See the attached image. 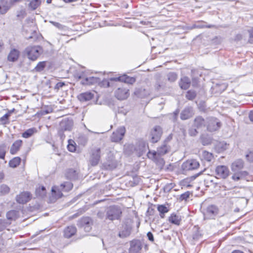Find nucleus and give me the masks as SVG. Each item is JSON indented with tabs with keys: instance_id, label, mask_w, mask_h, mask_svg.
I'll use <instances>...</instances> for the list:
<instances>
[{
	"instance_id": "f257e3e1",
	"label": "nucleus",
	"mask_w": 253,
	"mask_h": 253,
	"mask_svg": "<svg viewBox=\"0 0 253 253\" xmlns=\"http://www.w3.org/2000/svg\"><path fill=\"white\" fill-rule=\"evenodd\" d=\"M122 211L121 208L117 206H111L106 210L105 219L113 221L119 220L122 215Z\"/></svg>"
},
{
	"instance_id": "f03ea898",
	"label": "nucleus",
	"mask_w": 253,
	"mask_h": 253,
	"mask_svg": "<svg viewBox=\"0 0 253 253\" xmlns=\"http://www.w3.org/2000/svg\"><path fill=\"white\" fill-rule=\"evenodd\" d=\"M42 48L40 46H28L25 49V52L28 58L32 61H35L42 52Z\"/></svg>"
},
{
	"instance_id": "7ed1b4c3",
	"label": "nucleus",
	"mask_w": 253,
	"mask_h": 253,
	"mask_svg": "<svg viewBox=\"0 0 253 253\" xmlns=\"http://www.w3.org/2000/svg\"><path fill=\"white\" fill-rule=\"evenodd\" d=\"M89 158V163L92 166H97L101 158V149L100 148L95 147L91 149Z\"/></svg>"
},
{
	"instance_id": "20e7f679",
	"label": "nucleus",
	"mask_w": 253,
	"mask_h": 253,
	"mask_svg": "<svg viewBox=\"0 0 253 253\" xmlns=\"http://www.w3.org/2000/svg\"><path fill=\"white\" fill-rule=\"evenodd\" d=\"M93 220L88 216L83 217L77 222V225L79 228H83L86 232H89L92 229Z\"/></svg>"
},
{
	"instance_id": "39448f33",
	"label": "nucleus",
	"mask_w": 253,
	"mask_h": 253,
	"mask_svg": "<svg viewBox=\"0 0 253 253\" xmlns=\"http://www.w3.org/2000/svg\"><path fill=\"white\" fill-rule=\"evenodd\" d=\"M172 135L171 134H169L163 141L162 145L157 148V152L160 155H165L169 152L170 150V146L169 145V142L171 140Z\"/></svg>"
},
{
	"instance_id": "423d86ee",
	"label": "nucleus",
	"mask_w": 253,
	"mask_h": 253,
	"mask_svg": "<svg viewBox=\"0 0 253 253\" xmlns=\"http://www.w3.org/2000/svg\"><path fill=\"white\" fill-rule=\"evenodd\" d=\"M163 133L162 127L156 126L151 129L150 133V139L152 143H156L159 141Z\"/></svg>"
},
{
	"instance_id": "0eeeda50",
	"label": "nucleus",
	"mask_w": 253,
	"mask_h": 253,
	"mask_svg": "<svg viewBox=\"0 0 253 253\" xmlns=\"http://www.w3.org/2000/svg\"><path fill=\"white\" fill-rule=\"evenodd\" d=\"M126 131V130L125 126H122L118 127L112 133L111 136V141L115 142H119L123 138Z\"/></svg>"
},
{
	"instance_id": "6e6552de",
	"label": "nucleus",
	"mask_w": 253,
	"mask_h": 253,
	"mask_svg": "<svg viewBox=\"0 0 253 253\" xmlns=\"http://www.w3.org/2000/svg\"><path fill=\"white\" fill-rule=\"evenodd\" d=\"M219 212L218 208L214 205L208 206L205 212L204 215L208 218H213L216 216Z\"/></svg>"
},
{
	"instance_id": "1a4fd4ad",
	"label": "nucleus",
	"mask_w": 253,
	"mask_h": 253,
	"mask_svg": "<svg viewBox=\"0 0 253 253\" xmlns=\"http://www.w3.org/2000/svg\"><path fill=\"white\" fill-rule=\"evenodd\" d=\"M221 126V123L214 118H210L207 121V129L211 132L218 129Z\"/></svg>"
},
{
	"instance_id": "9d476101",
	"label": "nucleus",
	"mask_w": 253,
	"mask_h": 253,
	"mask_svg": "<svg viewBox=\"0 0 253 253\" xmlns=\"http://www.w3.org/2000/svg\"><path fill=\"white\" fill-rule=\"evenodd\" d=\"M32 198V194L28 191L20 193L16 197V202L20 204H24L28 202Z\"/></svg>"
},
{
	"instance_id": "9b49d317",
	"label": "nucleus",
	"mask_w": 253,
	"mask_h": 253,
	"mask_svg": "<svg viewBox=\"0 0 253 253\" xmlns=\"http://www.w3.org/2000/svg\"><path fill=\"white\" fill-rule=\"evenodd\" d=\"M129 253H140L142 245L139 240H133L130 242Z\"/></svg>"
},
{
	"instance_id": "f8f14e48",
	"label": "nucleus",
	"mask_w": 253,
	"mask_h": 253,
	"mask_svg": "<svg viewBox=\"0 0 253 253\" xmlns=\"http://www.w3.org/2000/svg\"><path fill=\"white\" fill-rule=\"evenodd\" d=\"M199 166V163L197 160L192 159L184 163L182 165V168L184 170H190L197 169Z\"/></svg>"
},
{
	"instance_id": "ddd939ff",
	"label": "nucleus",
	"mask_w": 253,
	"mask_h": 253,
	"mask_svg": "<svg viewBox=\"0 0 253 253\" xmlns=\"http://www.w3.org/2000/svg\"><path fill=\"white\" fill-rule=\"evenodd\" d=\"M215 174L220 178L225 179L229 174V170L225 166H218L215 169Z\"/></svg>"
},
{
	"instance_id": "4468645a",
	"label": "nucleus",
	"mask_w": 253,
	"mask_h": 253,
	"mask_svg": "<svg viewBox=\"0 0 253 253\" xmlns=\"http://www.w3.org/2000/svg\"><path fill=\"white\" fill-rule=\"evenodd\" d=\"M60 187L54 186L51 189V196L50 197V201L54 202L57 199L62 197L63 194Z\"/></svg>"
},
{
	"instance_id": "2eb2a0df",
	"label": "nucleus",
	"mask_w": 253,
	"mask_h": 253,
	"mask_svg": "<svg viewBox=\"0 0 253 253\" xmlns=\"http://www.w3.org/2000/svg\"><path fill=\"white\" fill-rule=\"evenodd\" d=\"M111 81H119L124 82L129 84H133L135 82V79L132 77H130L126 75L119 77H114L110 79Z\"/></svg>"
},
{
	"instance_id": "dca6fc26",
	"label": "nucleus",
	"mask_w": 253,
	"mask_h": 253,
	"mask_svg": "<svg viewBox=\"0 0 253 253\" xmlns=\"http://www.w3.org/2000/svg\"><path fill=\"white\" fill-rule=\"evenodd\" d=\"M129 90L125 88H118L115 91V95L119 100H124L129 95Z\"/></svg>"
},
{
	"instance_id": "f3484780",
	"label": "nucleus",
	"mask_w": 253,
	"mask_h": 253,
	"mask_svg": "<svg viewBox=\"0 0 253 253\" xmlns=\"http://www.w3.org/2000/svg\"><path fill=\"white\" fill-rule=\"evenodd\" d=\"M193 109L191 107H187L182 111L180 114V119L182 120H187L194 115Z\"/></svg>"
},
{
	"instance_id": "a211bd4d",
	"label": "nucleus",
	"mask_w": 253,
	"mask_h": 253,
	"mask_svg": "<svg viewBox=\"0 0 253 253\" xmlns=\"http://www.w3.org/2000/svg\"><path fill=\"white\" fill-rule=\"evenodd\" d=\"M73 122L72 120L68 119H63L60 123L59 127L60 128L67 131L70 130L73 126Z\"/></svg>"
},
{
	"instance_id": "6ab92c4d",
	"label": "nucleus",
	"mask_w": 253,
	"mask_h": 253,
	"mask_svg": "<svg viewBox=\"0 0 253 253\" xmlns=\"http://www.w3.org/2000/svg\"><path fill=\"white\" fill-rule=\"evenodd\" d=\"M131 232V227L126 224L122 226L120 231L119 232L118 236L121 238H125L130 235Z\"/></svg>"
},
{
	"instance_id": "aec40b11",
	"label": "nucleus",
	"mask_w": 253,
	"mask_h": 253,
	"mask_svg": "<svg viewBox=\"0 0 253 253\" xmlns=\"http://www.w3.org/2000/svg\"><path fill=\"white\" fill-rule=\"evenodd\" d=\"M244 166V162L242 159H237L231 165V170L233 172H238L241 170Z\"/></svg>"
},
{
	"instance_id": "412c9836",
	"label": "nucleus",
	"mask_w": 253,
	"mask_h": 253,
	"mask_svg": "<svg viewBox=\"0 0 253 253\" xmlns=\"http://www.w3.org/2000/svg\"><path fill=\"white\" fill-rule=\"evenodd\" d=\"M76 232L77 228L75 226H69L65 228L64 230V236L66 238H70L74 236Z\"/></svg>"
},
{
	"instance_id": "4be33fe9",
	"label": "nucleus",
	"mask_w": 253,
	"mask_h": 253,
	"mask_svg": "<svg viewBox=\"0 0 253 253\" xmlns=\"http://www.w3.org/2000/svg\"><path fill=\"white\" fill-rule=\"evenodd\" d=\"M20 52L18 50L12 49L7 56V60L10 62H15L19 58Z\"/></svg>"
},
{
	"instance_id": "5701e85b",
	"label": "nucleus",
	"mask_w": 253,
	"mask_h": 253,
	"mask_svg": "<svg viewBox=\"0 0 253 253\" xmlns=\"http://www.w3.org/2000/svg\"><path fill=\"white\" fill-rule=\"evenodd\" d=\"M190 84L191 81L190 79L186 76L182 77L179 82L180 88L184 90L188 89L190 87Z\"/></svg>"
},
{
	"instance_id": "b1692460",
	"label": "nucleus",
	"mask_w": 253,
	"mask_h": 253,
	"mask_svg": "<svg viewBox=\"0 0 253 253\" xmlns=\"http://www.w3.org/2000/svg\"><path fill=\"white\" fill-rule=\"evenodd\" d=\"M23 141L21 140L15 141L11 145L10 149V153L12 155H15L20 150L22 145Z\"/></svg>"
},
{
	"instance_id": "393cba45",
	"label": "nucleus",
	"mask_w": 253,
	"mask_h": 253,
	"mask_svg": "<svg viewBox=\"0 0 253 253\" xmlns=\"http://www.w3.org/2000/svg\"><path fill=\"white\" fill-rule=\"evenodd\" d=\"M94 97V93L91 92H85L79 94L78 96L79 100L81 101H87Z\"/></svg>"
},
{
	"instance_id": "a878e982",
	"label": "nucleus",
	"mask_w": 253,
	"mask_h": 253,
	"mask_svg": "<svg viewBox=\"0 0 253 253\" xmlns=\"http://www.w3.org/2000/svg\"><path fill=\"white\" fill-rule=\"evenodd\" d=\"M99 82V79L94 77H85L84 79L81 81V84L83 85H90L97 83Z\"/></svg>"
},
{
	"instance_id": "bb28decb",
	"label": "nucleus",
	"mask_w": 253,
	"mask_h": 253,
	"mask_svg": "<svg viewBox=\"0 0 253 253\" xmlns=\"http://www.w3.org/2000/svg\"><path fill=\"white\" fill-rule=\"evenodd\" d=\"M117 163L115 160H111V161H107L102 164L103 168L107 170H112L117 167Z\"/></svg>"
},
{
	"instance_id": "cd10ccee",
	"label": "nucleus",
	"mask_w": 253,
	"mask_h": 253,
	"mask_svg": "<svg viewBox=\"0 0 253 253\" xmlns=\"http://www.w3.org/2000/svg\"><path fill=\"white\" fill-rule=\"evenodd\" d=\"M180 216L176 214L175 213H172L169 217V221L172 224L179 225L181 221Z\"/></svg>"
},
{
	"instance_id": "c85d7f7f",
	"label": "nucleus",
	"mask_w": 253,
	"mask_h": 253,
	"mask_svg": "<svg viewBox=\"0 0 253 253\" xmlns=\"http://www.w3.org/2000/svg\"><path fill=\"white\" fill-rule=\"evenodd\" d=\"M163 155H160L156 151L151 152L149 151L147 153L148 158L152 159L154 162H156L160 159H163L161 156Z\"/></svg>"
},
{
	"instance_id": "c756f323",
	"label": "nucleus",
	"mask_w": 253,
	"mask_h": 253,
	"mask_svg": "<svg viewBox=\"0 0 253 253\" xmlns=\"http://www.w3.org/2000/svg\"><path fill=\"white\" fill-rule=\"evenodd\" d=\"M66 177L70 180H75L78 178L77 171L74 169H69L66 172Z\"/></svg>"
},
{
	"instance_id": "7c9ffc66",
	"label": "nucleus",
	"mask_w": 253,
	"mask_h": 253,
	"mask_svg": "<svg viewBox=\"0 0 253 253\" xmlns=\"http://www.w3.org/2000/svg\"><path fill=\"white\" fill-rule=\"evenodd\" d=\"M9 9L7 0H0V12L1 14L5 13Z\"/></svg>"
},
{
	"instance_id": "2f4dec72",
	"label": "nucleus",
	"mask_w": 253,
	"mask_h": 253,
	"mask_svg": "<svg viewBox=\"0 0 253 253\" xmlns=\"http://www.w3.org/2000/svg\"><path fill=\"white\" fill-rule=\"evenodd\" d=\"M205 120L201 116L196 117L194 120V126L197 128L202 127L205 125Z\"/></svg>"
},
{
	"instance_id": "473e14b6",
	"label": "nucleus",
	"mask_w": 253,
	"mask_h": 253,
	"mask_svg": "<svg viewBox=\"0 0 253 253\" xmlns=\"http://www.w3.org/2000/svg\"><path fill=\"white\" fill-rule=\"evenodd\" d=\"M60 187L62 191L68 192L73 188V184L70 182H65L62 183Z\"/></svg>"
},
{
	"instance_id": "72a5a7b5",
	"label": "nucleus",
	"mask_w": 253,
	"mask_h": 253,
	"mask_svg": "<svg viewBox=\"0 0 253 253\" xmlns=\"http://www.w3.org/2000/svg\"><path fill=\"white\" fill-rule=\"evenodd\" d=\"M37 132V129L35 127L28 129L25 131L22 134V136L24 138H29L32 136L35 133Z\"/></svg>"
},
{
	"instance_id": "f704fd0d",
	"label": "nucleus",
	"mask_w": 253,
	"mask_h": 253,
	"mask_svg": "<svg viewBox=\"0 0 253 253\" xmlns=\"http://www.w3.org/2000/svg\"><path fill=\"white\" fill-rule=\"evenodd\" d=\"M21 158L19 157H16L13 158L9 162V167L15 168L19 165L21 162Z\"/></svg>"
},
{
	"instance_id": "c9c22d12",
	"label": "nucleus",
	"mask_w": 253,
	"mask_h": 253,
	"mask_svg": "<svg viewBox=\"0 0 253 253\" xmlns=\"http://www.w3.org/2000/svg\"><path fill=\"white\" fill-rule=\"evenodd\" d=\"M158 211L160 212V215L161 218H164L165 213L169 211V209L165 205H158L157 208Z\"/></svg>"
},
{
	"instance_id": "e433bc0d",
	"label": "nucleus",
	"mask_w": 253,
	"mask_h": 253,
	"mask_svg": "<svg viewBox=\"0 0 253 253\" xmlns=\"http://www.w3.org/2000/svg\"><path fill=\"white\" fill-rule=\"evenodd\" d=\"M202 157L205 160L208 162H211L213 159V157L212 153L206 151H204L202 153Z\"/></svg>"
},
{
	"instance_id": "4c0bfd02",
	"label": "nucleus",
	"mask_w": 253,
	"mask_h": 253,
	"mask_svg": "<svg viewBox=\"0 0 253 253\" xmlns=\"http://www.w3.org/2000/svg\"><path fill=\"white\" fill-rule=\"evenodd\" d=\"M46 65V61L39 62L35 67L34 70L36 72H40L44 70Z\"/></svg>"
},
{
	"instance_id": "58836bf2",
	"label": "nucleus",
	"mask_w": 253,
	"mask_h": 253,
	"mask_svg": "<svg viewBox=\"0 0 253 253\" xmlns=\"http://www.w3.org/2000/svg\"><path fill=\"white\" fill-rule=\"evenodd\" d=\"M36 194L38 197H43L46 194L45 188L42 186L38 189H37L36 190Z\"/></svg>"
},
{
	"instance_id": "ea45409f",
	"label": "nucleus",
	"mask_w": 253,
	"mask_h": 253,
	"mask_svg": "<svg viewBox=\"0 0 253 253\" xmlns=\"http://www.w3.org/2000/svg\"><path fill=\"white\" fill-rule=\"evenodd\" d=\"M197 93L193 90H188L185 95L186 98L189 100H193L196 96Z\"/></svg>"
},
{
	"instance_id": "a19ab883",
	"label": "nucleus",
	"mask_w": 253,
	"mask_h": 253,
	"mask_svg": "<svg viewBox=\"0 0 253 253\" xmlns=\"http://www.w3.org/2000/svg\"><path fill=\"white\" fill-rule=\"evenodd\" d=\"M41 1L40 0H33L29 3V7L32 10H35L41 4Z\"/></svg>"
},
{
	"instance_id": "79ce46f5",
	"label": "nucleus",
	"mask_w": 253,
	"mask_h": 253,
	"mask_svg": "<svg viewBox=\"0 0 253 253\" xmlns=\"http://www.w3.org/2000/svg\"><path fill=\"white\" fill-rule=\"evenodd\" d=\"M10 191V188L6 184H2L0 186V192L2 195L8 194Z\"/></svg>"
},
{
	"instance_id": "37998d69",
	"label": "nucleus",
	"mask_w": 253,
	"mask_h": 253,
	"mask_svg": "<svg viewBox=\"0 0 253 253\" xmlns=\"http://www.w3.org/2000/svg\"><path fill=\"white\" fill-rule=\"evenodd\" d=\"M167 78L169 82H174L177 79V75L174 72H170L167 74Z\"/></svg>"
},
{
	"instance_id": "c03bdc74",
	"label": "nucleus",
	"mask_w": 253,
	"mask_h": 253,
	"mask_svg": "<svg viewBox=\"0 0 253 253\" xmlns=\"http://www.w3.org/2000/svg\"><path fill=\"white\" fill-rule=\"evenodd\" d=\"M192 193L190 191H187L180 195L178 200L179 201H186L190 197Z\"/></svg>"
},
{
	"instance_id": "a18cd8bd",
	"label": "nucleus",
	"mask_w": 253,
	"mask_h": 253,
	"mask_svg": "<svg viewBox=\"0 0 253 253\" xmlns=\"http://www.w3.org/2000/svg\"><path fill=\"white\" fill-rule=\"evenodd\" d=\"M205 25L200 23V22H197V23L193 24L191 26H188L187 29L189 30H192L194 29H202L204 28Z\"/></svg>"
},
{
	"instance_id": "49530a36",
	"label": "nucleus",
	"mask_w": 253,
	"mask_h": 253,
	"mask_svg": "<svg viewBox=\"0 0 253 253\" xmlns=\"http://www.w3.org/2000/svg\"><path fill=\"white\" fill-rule=\"evenodd\" d=\"M6 154V146L4 144L0 145V159H4Z\"/></svg>"
},
{
	"instance_id": "de8ad7c7",
	"label": "nucleus",
	"mask_w": 253,
	"mask_h": 253,
	"mask_svg": "<svg viewBox=\"0 0 253 253\" xmlns=\"http://www.w3.org/2000/svg\"><path fill=\"white\" fill-rule=\"evenodd\" d=\"M74 77L78 80H80L86 77L84 74V72L83 71H77L74 74Z\"/></svg>"
},
{
	"instance_id": "09e8293b",
	"label": "nucleus",
	"mask_w": 253,
	"mask_h": 253,
	"mask_svg": "<svg viewBox=\"0 0 253 253\" xmlns=\"http://www.w3.org/2000/svg\"><path fill=\"white\" fill-rule=\"evenodd\" d=\"M9 117L6 114L0 118V122L2 125H7L9 123Z\"/></svg>"
},
{
	"instance_id": "8fccbe9b",
	"label": "nucleus",
	"mask_w": 253,
	"mask_h": 253,
	"mask_svg": "<svg viewBox=\"0 0 253 253\" xmlns=\"http://www.w3.org/2000/svg\"><path fill=\"white\" fill-rule=\"evenodd\" d=\"M73 143H75L74 141L69 140V144L67 146L68 150L72 152H74L76 151V146Z\"/></svg>"
},
{
	"instance_id": "3c124183",
	"label": "nucleus",
	"mask_w": 253,
	"mask_h": 253,
	"mask_svg": "<svg viewBox=\"0 0 253 253\" xmlns=\"http://www.w3.org/2000/svg\"><path fill=\"white\" fill-rule=\"evenodd\" d=\"M174 185L172 183L167 184L164 187V191L169 192L174 187Z\"/></svg>"
},
{
	"instance_id": "603ef678",
	"label": "nucleus",
	"mask_w": 253,
	"mask_h": 253,
	"mask_svg": "<svg viewBox=\"0 0 253 253\" xmlns=\"http://www.w3.org/2000/svg\"><path fill=\"white\" fill-rule=\"evenodd\" d=\"M188 133L189 135L191 136H195L198 134V131H197L196 128L194 126V127H192L188 130Z\"/></svg>"
},
{
	"instance_id": "864d4df0",
	"label": "nucleus",
	"mask_w": 253,
	"mask_h": 253,
	"mask_svg": "<svg viewBox=\"0 0 253 253\" xmlns=\"http://www.w3.org/2000/svg\"><path fill=\"white\" fill-rule=\"evenodd\" d=\"M179 112V110L177 109L171 115V119L173 122H176L177 121Z\"/></svg>"
},
{
	"instance_id": "5fc2aeb1",
	"label": "nucleus",
	"mask_w": 253,
	"mask_h": 253,
	"mask_svg": "<svg viewBox=\"0 0 253 253\" xmlns=\"http://www.w3.org/2000/svg\"><path fill=\"white\" fill-rule=\"evenodd\" d=\"M50 23H51L53 26L56 27L57 28L60 30H63L64 28V26L62 25L60 23L58 22H56L54 21H50Z\"/></svg>"
},
{
	"instance_id": "6e6d98bb",
	"label": "nucleus",
	"mask_w": 253,
	"mask_h": 253,
	"mask_svg": "<svg viewBox=\"0 0 253 253\" xmlns=\"http://www.w3.org/2000/svg\"><path fill=\"white\" fill-rule=\"evenodd\" d=\"M246 159L250 162H253V151H251L246 155Z\"/></svg>"
},
{
	"instance_id": "4d7b16f0",
	"label": "nucleus",
	"mask_w": 253,
	"mask_h": 253,
	"mask_svg": "<svg viewBox=\"0 0 253 253\" xmlns=\"http://www.w3.org/2000/svg\"><path fill=\"white\" fill-rule=\"evenodd\" d=\"M235 173L232 176V178L235 181H238L241 179L240 175L238 172H234Z\"/></svg>"
},
{
	"instance_id": "13d9d810",
	"label": "nucleus",
	"mask_w": 253,
	"mask_h": 253,
	"mask_svg": "<svg viewBox=\"0 0 253 253\" xmlns=\"http://www.w3.org/2000/svg\"><path fill=\"white\" fill-rule=\"evenodd\" d=\"M5 224H6V222H5V220L0 219V232L2 231L3 230H4L5 228V227H6Z\"/></svg>"
},
{
	"instance_id": "bf43d9fd",
	"label": "nucleus",
	"mask_w": 253,
	"mask_h": 253,
	"mask_svg": "<svg viewBox=\"0 0 253 253\" xmlns=\"http://www.w3.org/2000/svg\"><path fill=\"white\" fill-rule=\"evenodd\" d=\"M65 83L63 82H58L56 84V85L54 87L55 89L58 90L61 87H62L64 85H65Z\"/></svg>"
},
{
	"instance_id": "052dcab7",
	"label": "nucleus",
	"mask_w": 253,
	"mask_h": 253,
	"mask_svg": "<svg viewBox=\"0 0 253 253\" xmlns=\"http://www.w3.org/2000/svg\"><path fill=\"white\" fill-rule=\"evenodd\" d=\"M140 146H141L142 147L140 149V153L142 154L146 151L147 147L145 145V143L144 142L140 143Z\"/></svg>"
},
{
	"instance_id": "680f3d73",
	"label": "nucleus",
	"mask_w": 253,
	"mask_h": 253,
	"mask_svg": "<svg viewBox=\"0 0 253 253\" xmlns=\"http://www.w3.org/2000/svg\"><path fill=\"white\" fill-rule=\"evenodd\" d=\"M215 86L216 87H218V86L220 87V89L219 90V91L220 92H221L223 91H224V90H225L227 87V85L224 84H216Z\"/></svg>"
},
{
	"instance_id": "e2e57ef3",
	"label": "nucleus",
	"mask_w": 253,
	"mask_h": 253,
	"mask_svg": "<svg viewBox=\"0 0 253 253\" xmlns=\"http://www.w3.org/2000/svg\"><path fill=\"white\" fill-rule=\"evenodd\" d=\"M65 130L59 128L58 131V134L60 137L61 139L64 138L65 136L64 134V132Z\"/></svg>"
},
{
	"instance_id": "0e129e2a",
	"label": "nucleus",
	"mask_w": 253,
	"mask_h": 253,
	"mask_svg": "<svg viewBox=\"0 0 253 253\" xmlns=\"http://www.w3.org/2000/svg\"><path fill=\"white\" fill-rule=\"evenodd\" d=\"M147 236L149 241L154 242V239L153 234L151 232H148L147 234Z\"/></svg>"
},
{
	"instance_id": "69168bd1",
	"label": "nucleus",
	"mask_w": 253,
	"mask_h": 253,
	"mask_svg": "<svg viewBox=\"0 0 253 253\" xmlns=\"http://www.w3.org/2000/svg\"><path fill=\"white\" fill-rule=\"evenodd\" d=\"M155 163L157 164V165L159 166L160 167H163L165 164V161L163 158L155 162Z\"/></svg>"
},
{
	"instance_id": "338daca9",
	"label": "nucleus",
	"mask_w": 253,
	"mask_h": 253,
	"mask_svg": "<svg viewBox=\"0 0 253 253\" xmlns=\"http://www.w3.org/2000/svg\"><path fill=\"white\" fill-rule=\"evenodd\" d=\"M26 15V13L24 11H21L17 14V16L21 18H23Z\"/></svg>"
},
{
	"instance_id": "774afa93",
	"label": "nucleus",
	"mask_w": 253,
	"mask_h": 253,
	"mask_svg": "<svg viewBox=\"0 0 253 253\" xmlns=\"http://www.w3.org/2000/svg\"><path fill=\"white\" fill-rule=\"evenodd\" d=\"M238 172L239 173L241 178H242L243 177H244L248 175V172L246 171L240 170L239 171H238Z\"/></svg>"
}]
</instances>
